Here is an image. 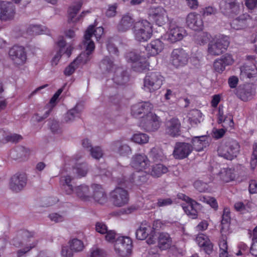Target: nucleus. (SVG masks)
<instances>
[{"label": "nucleus", "instance_id": "f257e3e1", "mask_svg": "<svg viewBox=\"0 0 257 257\" xmlns=\"http://www.w3.org/2000/svg\"><path fill=\"white\" fill-rule=\"evenodd\" d=\"M152 26L147 20H142L135 23L133 27L135 39L138 42H145L151 38L152 35Z\"/></svg>", "mask_w": 257, "mask_h": 257}, {"label": "nucleus", "instance_id": "f03ea898", "mask_svg": "<svg viewBox=\"0 0 257 257\" xmlns=\"http://www.w3.org/2000/svg\"><path fill=\"white\" fill-rule=\"evenodd\" d=\"M239 145L232 139H228L218 149V154L228 160H232L236 158L239 152Z\"/></svg>", "mask_w": 257, "mask_h": 257}, {"label": "nucleus", "instance_id": "7ed1b4c3", "mask_svg": "<svg viewBox=\"0 0 257 257\" xmlns=\"http://www.w3.org/2000/svg\"><path fill=\"white\" fill-rule=\"evenodd\" d=\"M103 33V29L101 27H99L94 29V26H89L85 32L84 36V40L83 41L86 54L87 56H89L94 51L95 45L93 41L91 39L92 36L94 35L96 40L98 41L100 39Z\"/></svg>", "mask_w": 257, "mask_h": 257}, {"label": "nucleus", "instance_id": "20e7f679", "mask_svg": "<svg viewBox=\"0 0 257 257\" xmlns=\"http://www.w3.org/2000/svg\"><path fill=\"white\" fill-rule=\"evenodd\" d=\"M125 58L128 62L132 63V69L135 71L141 72L148 69L149 65L146 57L137 52L131 51L127 53Z\"/></svg>", "mask_w": 257, "mask_h": 257}, {"label": "nucleus", "instance_id": "39448f33", "mask_svg": "<svg viewBox=\"0 0 257 257\" xmlns=\"http://www.w3.org/2000/svg\"><path fill=\"white\" fill-rule=\"evenodd\" d=\"M158 224H160V222L158 220L154 221L152 227L147 224L141 225L136 231V238L139 240H144L149 236L147 240L148 244H154L156 241L155 230L157 229Z\"/></svg>", "mask_w": 257, "mask_h": 257}, {"label": "nucleus", "instance_id": "423d86ee", "mask_svg": "<svg viewBox=\"0 0 257 257\" xmlns=\"http://www.w3.org/2000/svg\"><path fill=\"white\" fill-rule=\"evenodd\" d=\"M164 77L158 72H148L144 80V87L150 92L159 89L163 84Z\"/></svg>", "mask_w": 257, "mask_h": 257}, {"label": "nucleus", "instance_id": "0eeeda50", "mask_svg": "<svg viewBox=\"0 0 257 257\" xmlns=\"http://www.w3.org/2000/svg\"><path fill=\"white\" fill-rule=\"evenodd\" d=\"M229 44V38L227 36H222L209 43L208 52L212 56L220 55L226 50Z\"/></svg>", "mask_w": 257, "mask_h": 257}, {"label": "nucleus", "instance_id": "6e6552de", "mask_svg": "<svg viewBox=\"0 0 257 257\" xmlns=\"http://www.w3.org/2000/svg\"><path fill=\"white\" fill-rule=\"evenodd\" d=\"M110 200L112 204L117 207H121L127 204L129 200L127 190L117 187L110 193Z\"/></svg>", "mask_w": 257, "mask_h": 257}, {"label": "nucleus", "instance_id": "1a4fd4ad", "mask_svg": "<svg viewBox=\"0 0 257 257\" xmlns=\"http://www.w3.org/2000/svg\"><path fill=\"white\" fill-rule=\"evenodd\" d=\"M132 247V241L128 237H119L115 240V250L118 254L121 256H127L130 253Z\"/></svg>", "mask_w": 257, "mask_h": 257}, {"label": "nucleus", "instance_id": "9d476101", "mask_svg": "<svg viewBox=\"0 0 257 257\" xmlns=\"http://www.w3.org/2000/svg\"><path fill=\"white\" fill-rule=\"evenodd\" d=\"M189 58L188 54L184 49L177 48L172 52L170 61L175 67H179L187 64Z\"/></svg>", "mask_w": 257, "mask_h": 257}, {"label": "nucleus", "instance_id": "9b49d317", "mask_svg": "<svg viewBox=\"0 0 257 257\" xmlns=\"http://www.w3.org/2000/svg\"><path fill=\"white\" fill-rule=\"evenodd\" d=\"M9 56L13 62L17 65H23L27 60L25 49L22 46H14L9 51Z\"/></svg>", "mask_w": 257, "mask_h": 257}, {"label": "nucleus", "instance_id": "f8f14e48", "mask_svg": "<svg viewBox=\"0 0 257 257\" xmlns=\"http://www.w3.org/2000/svg\"><path fill=\"white\" fill-rule=\"evenodd\" d=\"M193 151L192 145L184 142H177L175 144L173 155L175 159L182 160L188 157Z\"/></svg>", "mask_w": 257, "mask_h": 257}, {"label": "nucleus", "instance_id": "ddd939ff", "mask_svg": "<svg viewBox=\"0 0 257 257\" xmlns=\"http://www.w3.org/2000/svg\"><path fill=\"white\" fill-rule=\"evenodd\" d=\"M143 127L147 132H154L160 126L159 117L155 113H149L142 121Z\"/></svg>", "mask_w": 257, "mask_h": 257}, {"label": "nucleus", "instance_id": "4468645a", "mask_svg": "<svg viewBox=\"0 0 257 257\" xmlns=\"http://www.w3.org/2000/svg\"><path fill=\"white\" fill-rule=\"evenodd\" d=\"M150 17L159 26L165 24L168 20L166 10L161 7L152 8L150 10Z\"/></svg>", "mask_w": 257, "mask_h": 257}, {"label": "nucleus", "instance_id": "2eb2a0df", "mask_svg": "<svg viewBox=\"0 0 257 257\" xmlns=\"http://www.w3.org/2000/svg\"><path fill=\"white\" fill-rule=\"evenodd\" d=\"M15 14V8L14 4L11 2H0V19L10 20L14 18Z\"/></svg>", "mask_w": 257, "mask_h": 257}, {"label": "nucleus", "instance_id": "dca6fc26", "mask_svg": "<svg viewBox=\"0 0 257 257\" xmlns=\"http://www.w3.org/2000/svg\"><path fill=\"white\" fill-rule=\"evenodd\" d=\"M150 161L145 154H136L131 160L132 166L137 170L146 169L150 166Z\"/></svg>", "mask_w": 257, "mask_h": 257}, {"label": "nucleus", "instance_id": "f3484780", "mask_svg": "<svg viewBox=\"0 0 257 257\" xmlns=\"http://www.w3.org/2000/svg\"><path fill=\"white\" fill-rule=\"evenodd\" d=\"M152 107V104L149 102H139L132 106L131 113L135 117H143L144 115L150 113Z\"/></svg>", "mask_w": 257, "mask_h": 257}, {"label": "nucleus", "instance_id": "a211bd4d", "mask_svg": "<svg viewBox=\"0 0 257 257\" xmlns=\"http://www.w3.org/2000/svg\"><path fill=\"white\" fill-rule=\"evenodd\" d=\"M219 6L221 12L226 15L237 14L239 11L236 0H221Z\"/></svg>", "mask_w": 257, "mask_h": 257}, {"label": "nucleus", "instance_id": "6ab92c4d", "mask_svg": "<svg viewBox=\"0 0 257 257\" xmlns=\"http://www.w3.org/2000/svg\"><path fill=\"white\" fill-rule=\"evenodd\" d=\"M186 23L188 27L194 31L201 30L203 27L201 16L195 13H190L188 15Z\"/></svg>", "mask_w": 257, "mask_h": 257}, {"label": "nucleus", "instance_id": "aec40b11", "mask_svg": "<svg viewBox=\"0 0 257 257\" xmlns=\"http://www.w3.org/2000/svg\"><path fill=\"white\" fill-rule=\"evenodd\" d=\"M91 187L92 189L91 199L99 204H104L107 202V195L102 186L97 184H93Z\"/></svg>", "mask_w": 257, "mask_h": 257}, {"label": "nucleus", "instance_id": "412c9836", "mask_svg": "<svg viewBox=\"0 0 257 257\" xmlns=\"http://www.w3.org/2000/svg\"><path fill=\"white\" fill-rule=\"evenodd\" d=\"M27 177L25 174H15L12 178L10 184L13 191L19 192L26 186Z\"/></svg>", "mask_w": 257, "mask_h": 257}, {"label": "nucleus", "instance_id": "4be33fe9", "mask_svg": "<svg viewBox=\"0 0 257 257\" xmlns=\"http://www.w3.org/2000/svg\"><path fill=\"white\" fill-rule=\"evenodd\" d=\"M164 47L163 43L159 39L152 41L145 47L147 57L155 56L162 51Z\"/></svg>", "mask_w": 257, "mask_h": 257}, {"label": "nucleus", "instance_id": "5701e85b", "mask_svg": "<svg viewBox=\"0 0 257 257\" xmlns=\"http://www.w3.org/2000/svg\"><path fill=\"white\" fill-rule=\"evenodd\" d=\"M180 128L181 123L177 118H172L166 123V132L172 137L179 136Z\"/></svg>", "mask_w": 257, "mask_h": 257}, {"label": "nucleus", "instance_id": "b1692460", "mask_svg": "<svg viewBox=\"0 0 257 257\" xmlns=\"http://www.w3.org/2000/svg\"><path fill=\"white\" fill-rule=\"evenodd\" d=\"M133 16L127 14L124 15L117 25V30L119 32H125L129 30L135 24Z\"/></svg>", "mask_w": 257, "mask_h": 257}, {"label": "nucleus", "instance_id": "393cba45", "mask_svg": "<svg viewBox=\"0 0 257 257\" xmlns=\"http://www.w3.org/2000/svg\"><path fill=\"white\" fill-rule=\"evenodd\" d=\"M86 53H81L72 62H71L65 69L64 74L65 75L70 76L74 73L77 68L78 65L82 63L85 64L89 60Z\"/></svg>", "mask_w": 257, "mask_h": 257}, {"label": "nucleus", "instance_id": "a878e982", "mask_svg": "<svg viewBox=\"0 0 257 257\" xmlns=\"http://www.w3.org/2000/svg\"><path fill=\"white\" fill-rule=\"evenodd\" d=\"M82 5V2L79 1L70 7L68 10V22L69 23L79 21L81 18L83 17L85 13L89 12L88 11L83 12L79 16L76 17V14L80 10Z\"/></svg>", "mask_w": 257, "mask_h": 257}, {"label": "nucleus", "instance_id": "bb28decb", "mask_svg": "<svg viewBox=\"0 0 257 257\" xmlns=\"http://www.w3.org/2000/svg\"><path fill=\"white\" fill-rule=\"evenodd\" d=\"M111 149L114 153L120 156H126L132 153L131 148L121 140H117L111 144Z\"/></svg>", "mask_w": 257, "mask_h": 257}, {"label": "nucleus", "instance_id": "cd10ccee", "mask_svg": "<svg viewBox=\"0 0 257 257\" xmlns=\"http://www.w3.org/2000/svg\"><path fill=\"white\" fill-rule=\"evenodd\" d=\"M251 22L249 16L243 14L232 20L230 23L231 27L235 30H240L247 27Z\"/></svg>", "mask_w": 257, "mask_h": 257}, {"label": "nucleus", "instance_id": "c85d7f7f", "mask_svg": "<svg viewBox=\"0 0 257 257\" xmlns=\"http://www.w3.org/2000/svg\"><path fill=\"white\" fill-rule=\"evenodd\" d=\"M196 241L207 254H210L212 252L213 245L208 236L203 234H199L196 237Z\"/></svg>", "mask_w": 257, "mask_h": 257}, {"label": "nucleus", "instance_id": "c756f323", "mask_svg": "<svg viewBox=\"0 0 257 257\" xmlns=\"http://www.w3.org/2000/svg\"><path fill=\"white\" fill-rule=\"evenodd\" d=\"M74 193L80 199L84 201H89L91 199V192L88 186L82 184L76 186L74 188Z\"/></svg>", "mask_w": 257, "mask_h": 257}, {"label": "nucleus", "instance_id": "7c9ffc66", "mask_svg": "<svg viewBox=\"0 0 257 257\" xmlns=\"http://www.w3.org/2000/svg\"><path fill=\"white\" fill-rule=\"evenodd\" d=\"M185 30L181 27L171 26L168 34V39L172 43L181 40L184 36Z\"/></svg>", "mask_w": 257, "mask_h": 257}, {"label": "nucleus", "instance_id": "2f4dec72", "mask_svg": "<svg viewBox=\"0 0 257 257\" xmlns=\"http://www.w3.org/2000/svg\"><path fill=\"white\" fill-rule=\"evenodd\" d=\"M168 172V168L163 164L153 165L148 170V174L154 178H159Z\"/></svg>", "mask_w": 257, "mask_h": 257}, {"label": "nucleus", "instance_id": "473e14b6", "mask_svg": "<svg viewBox=\"0 0 257 257\" xmlns=\"http://www.w3.org/2000/svg\"><path fill=\"white\" fill-rule=\"evenodd\" d=\"M172 238L167 232H161L158 237V246L161 250H166L170 247Z\"/></svg>", "mask_w": 257, "mask_h": 257}, {"label": "nucleus", "instance_id": "72a5a7b5", "mask_svg": "<svg viewBox=\"0 0 257 257\" xmlns=\"http://www.w3.org/2000/svg\"><path fill=\"white\" fill-rule=\"evenodd\" d=\"M83 109V106L82 104H77L74 108L70 109L65 114L64 121L67 123L73 121L75 117L79 116Z\"/></svg>", "mask_w": 257, "mask_h": 257}, {"label": "nucleus", "instance_id": "f704fd0d", "mask_svg": "<svg viewBox=\"0 0 257 257\" xmlns=\"http://www.w3.org/2000/svg\"><path fill=\"white\" fill-rule=\"evenodd\" d=\"M112 79L116 84L123 85L128 82L129 76L126 71L123 70L122 68H118L115 72Z\"/></svg>", "mask_w": 257, "mask_h": 257}, {"label": "nucleus", "instance_id": "c9c22d12", "mask_svg": "<svg viewBox=\"0 0 257 257\" xmlns=\"http://www.w3.org/2000/svg\"><path fill=\"white\" fill-rule=\"evenodd\" d=\"M73 178L70 175L64 176L61 177L60 182L62 188L67 195H70L74 193L73 188L71 182Z\"/></svg>", "mask_w": 257, "mask_h": 257}, {"label": "nucleus", "instance_id": "e433bc0d", "mask_svg": "<svg viewBox=\"0 0 257 257\" xmlns=\"http://www.w3.org/2000/svg\"><path fill=\"white\" fill-rule=\"evenodd\" d=\"M192 144L193 149H194L198 152L201 151L203 150L208 144V142L206 140L205 136L199 137H195L192 140Z\"/></svg>", "mask_w": 257, "mask_h": 257}, {"label": "nucleus", "instance_id": "4c0bfd02", "mask_svg": "<svg viewBox=\"0 0 257 257\" xmlns=\"http://www.w3.org/2000/svg\"><path fill=\"white\" fill-rule=\"evenodd\" d=\"M199 204L194 200H191L187 204L182 206L184 211L190 217L193 219L196 218L197 216L198 212L196 206Z\"/></svg>", "mask_w": 257, "mask_h": 257}, {"label": "nucleus", "instance_id": "58836bf2", "mask_svg": "<svg viewBox=\"0 0 257 257\" xmlns=\"http://www.w3.org/2000/svg\"><path fill=\"white\" fill-rule=\"evenodd\" d=\"M253 92L254 91L251 86L248 85L239 89L237 91V95L242 100L246 101L251 98Z\"/></svg>", "mask_w": 257, "mask_h": 257}, {"label": "nucleus", "instance_id": "ea45409f", "mask_svg": "<svg viewBox=\"0 0 257 257\" xmlns=\"http://www.w3.org/2000/svg\"><path fill=\"white\" fill-rule=\"evenodd\" d=\"M57 44L59 48V50L57 51V54H59L61 57L64 54H66L68 57L70 56L72 51V47L69 46L66 48H65L66 42L63 37L59 38Z\"/></svg>", "mask_w": 257, "mask_h": 257}, {"label": "nucleus", "instance_id": "a19ab883", "mask_svg": "<svg viewBox=\"0 0 257 257\" xmlns=\"http://www.w3.org/2000/svg\"><path fill=\"white\" fill-rule=\"evenodd\" d=\"M88 165L85 163L77 164L72 168L73 173L77 177H83L86 176L88 172Z\"/></svg>", "mask_w": 257, "mask_h": 257}, {"label": "nucleus", "instance_id": "79ce46f5", "mask_svg": "<svg viewBox=\"0 0 257 257\" xmlns=\"http://www.w3.org/2000/svg\"><path fill=\"white\" fill-rule=\"evenodd\" d=\"M148 172H138L132 175V182L137 185H141L147 182L148 180Z\"/></svg>", "mask_w": 257, "mask_h": 257}, {"label": "nucleus", "instance_id": "37998d69", "mask_svg": "<svg viewBox=\"0 0 257 257\" xmlns=\"http://www.w3.org/2000/svg\"><path fill=\"white\" fill-rule=\"evenodd\" d=\"M202 113L198 109H192L188 113V120L192 125H196L201 122Z\"/></svg>", "mask_w": 257, "mask_h": 257}, {"label": "nucleus", "instance_id": "c03bdc74", "mask_svg": "<svg viewBox=\"0 0 257 257\" xmlns=\"http://www.w3.org/2000/svg\"><path fill=\"white\" fill-rule=\"evenodd\" d=\"M113 62L111 59L106 56L101 60L99 64V67L103 73L109 72L114 68Z\"/></svg>", "mask_w": 257, "mask_h": 257}, {"label": "nucleus", "instance_id": "a18cd8bd", "mask_svg": "<svg viewBox=\"0 0 257 257\" xmlns=\"http://www.w3.org/2000/svg\"><path fill=\"white\" fill-rule=\"evenodd\" d=\"M150 156L153 161L156 162L162 161L165 159L162 150L158 148H152L150 151Z\"/></svg>", "mask_w": 257, "mask_h": 257}, {"label": "nucleus", "instance_id": "49530a36", "mask_svg": "<svg viewBox=\"0 0 257 257\" xmlns=\"http://www.w3.org/2000/svg\"><path fill=\"white\" fill-rule=\"evenodd\" d=\"M27 154L28 150L23 147H18L13 150L11 153L12 157L15 160L26 157Z\"/></svg>", "mask_w": 257, "mask_h": 257}, {"label": "nucleus", "instance_id": "de8ad7c7", "mask_svg": "<svg viewBox=\"0 0 257 257\" xmlns=\"http://www.w3.org/2000/svg\"><path fill=\"white\" fill-rule=\"evenodd\" d=\"M48 125L52 134H60L62 133V129L58 121L54 119L50 118L48 119Z\"/></svg>", "mask_w": 257, "mask_h": 257}, {"label": "nucleus", "instance_id": "09e8293b", "mask_svg": "<svg viewBox=\"0 0 257 257\" xmlns=\"http://www.w3.org/2000/svg\"><path fill=\"white\" fill-rule=\"evenodd\" d=\"M69 247L71 250L75 252H79L84 248V244L83 242L77 238H74L69 241Z\"/></svg>", "mask_w": 257, "mask_h": 257}, {"label": "nucleus", "instance_id": "8fccbe9b", "mask_svg": "<svg viewBox=\"0 0 257 257\" xmlns=\"http://www.w3.org/2000/svg\"><path fill=\"white\" fill-rule=\"evenodd\" d=\"M240 75L243 77L250 78L254 74L255 70L253 68L247 65H243L240 68Z\"/></svg>", "mask_w": 257, "mask_h": 257}, {"label": "nucleus", "instance_id": "3c124183", "mask_svg": "<svg viewBox=\"0 0 257 257\" xmlns=\"http://www.w3.org/2000/svg\"><path fill=\"white\" fill-rule=\"evenodd\" d=\"M90 156L94 159L99 160L103 156V151L99 146L93 147L89 151Z\"/></svg>", "mask_w": 257, "mask_h": 257}, {"label": "nucleus", "instance_id": "603ef678", "mask_svg": "<svg viewBox=\"0 0 257 257\" xmlns=\"http://www.w3.org/2000/svg\"><path fill=\"white\" fill-rule=\"evenodd\" d=\"M132 140L138 144H145L148 142L149 137L147 135L145 134H137L133 136Z\"/></svg>", "mask_w": 257, "mask_h": 257}, {"label": "nucleus", "instance_id": "864d4df0", "mask_svg": "<svg viewBox=\"0 0 257 257\" xmlns=\"http://www.w3.org/2000/svg\"><path fill=\"white\" fill-rule=\"evenodd\" d=\"M252 153L250 161L251 170H253L257 165V143H254L252 146Z\"/></svg>", "mask_w": 257, "mask_h": 257}, {"label": "nucleus", "instance_id": "5fc2aeb1", "mask_svg": "<svg viewBox=\"0 0 257 257\" xmlns=\"http://www.w3.org/2000/svg\"><path fill=\"white\" fill-rule=\"evenodd\" d=\"M199 199L200 201L206 202L208 204L210 205V206L214 208V209H217L218 208V204L216 201V200L213 197H210L209 196L205 197L203 196H199Z\"/></svg>", "mask_w": 257, "mask_h": 257}, {"label": "nucleus", "instance_id": "6e6d98bb", "mask_svg": "<svg viewBox=\"0 0 257 257\" xmlns=\"http://www.w3.org/2000/svg\"><path fill=\"white\" fill-rule=\"evenodd\" d=\"M209 36L210 35L207 33L201 32L196 37V43L200 45H204L208 41Z\"/></svg>", "mask_w": 257, "mask_h": 257}, {"label": "nucleus", "instance_id": "4d7b16f0", "mask_svg": "<svg viewBox=\"0 0 257 257\" xmlns=\"http://www.w3.org/2000/svg\"><path fill=\"white\" fill-rule=\"evenodd\" d=\"M230 220V211L228 209L225 208L223 210V213L222 215V220H221V229H223L224 228L223 225L225 224H227Z\"/></svg>", "mask_w": 257, "mask_h": 257}, {"label": "nucleus", "instance_id": "13d9d810", "mask_svg": "<svg viewBox=\"0 0 257 257\" xmlns=\"http://www.w3.org/2000/svg\"><path fill=\"white\" fill-rule=\"evenodd\" d=\"M200 12L203 16L206 17L215 14L216 10L213 7L209 6L202 8Z\"/></svg>", "mask_w": 257, "mask_h": 257}, {"label": "nucleus", "instance_id": "bf43d9fd", "mask_svg": "<svg viewBox=\"0 0 257 257\" xmlns=\"http://www.w3.org/2000/svg\"><path fill=\"white\" fill-rule=\"evenodd\" d=\"M220 60L222 62L225 67L232 65L234 62L232 56L228 54H226L221 56Z\"/></svg>", "mask_w": 257, "mask_h": 257}, {"label": "nucleus", "instance_id": "052dcab7", "mask_svg": "<svg viewBox=\"0 0 257 257\" xmlns=\"http://www.w3.org/2000/svg\"><path fill=\"white\" fill-rule=\"evenodd\" d=\"M51 111H52V108H49L48 110H47L45 111V113L42 116H40L38 113H35L33 115V118L35 121H36L38 122H40L43 121L45 118H46L49 115Z\"/></svg>", "mask_w": 257, "mask_h": 257}, {"label": "nucleus", "instance_id": "680f3d73", "mask_svg": "<svg viewBox=\"0 0 257 257\" xmlns=\"http://www.w3.org/2000/svg\"><path fill=\"white\" fill-rule=\"evenodd\" d=\"M213 68L215 71L218 73L222 72L225 69V67L220 59H217L214 62Z\"/></svg>", "mask_w": 257, "mask_h": 257}, {"label": "nucleus", "instance_id": "e2e57ef3", "mask_svg": "<svg viewBox=\"0 0 257 257\" xmlns=\"http://www.w3.org/2000/svg\"><path fill=\"white\" fill-rule=\"evenodd\" d=\"M19 237L22 238L23 241H28L29 239L33 237V234L28 230H21L18 232Z\"/></svg>", "mask_w": 257, "mask_h": 257}, {"label": "nucleus", "instance_id": "0e129e2a", "mask_svg": "<svg viewBox=\"0 0 257 257\" xmlns=\"http://www.w3.org/2000/svg\"><path fill=\"white\" fill-rule=\"evenodd\" d=\"M173 203L172 200L170 198H159L158 199L157 206L158 207H164L170 205Z\"/></svg>", "mask_w": 257, "mask_h": 257}, {"label": "nucleus", "instance_id": "69168bd1", "mask_svg": "<svg viewBox=\"0 0 257 257\" xmlns=\"http://www.w3.org/2000/svg\"><path fill=\"white\" fill-rule=\"evenodd\" d=\"M95 228L96 231L101 234H105L108 231L107 226L103 222H97L95 225Z\"/></svg>", "mask_w": 257, "mask_h": 257}, {"label": "nucleus", "instance_id": "338daca9", "mask_svg": "<svg viewBox=\"0 0 257 257\" xmlns=\"http://www.w3.org/2000/svg\"><path fill=\"white\" fill-rule=\"evenodd\" d=\"M73 251L68 246H63L61 250V255L63 257H73Z\"/></svg>", "mask_w": 257, "mask_h": 257}, {"label": "nucleus", "instance_id": "774afa93", "mask_svg": "<svg viewBox=\"0 0 257 257\" xmlns=\"http://www.w3.org/2000/svg\"><path fill=\"white\" fill-rule=\"evenodd\" d=\"M104 251L100 248H93L91 250V257H105Z\"/></svg>", "mask_w": 257, "mask_h": 257}]
</instances>
